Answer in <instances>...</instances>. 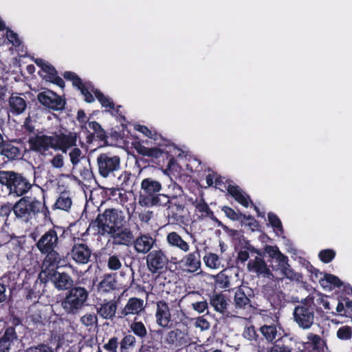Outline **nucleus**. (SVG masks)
I'll list each match as a JSON object with an SVG mask.
<instances>
[{
  "label": "nucleus",
  "mask_w": 352,
  "mask_h": 352,
  "mask_svg": "<svg viewBox=\"0 0 352 352\" xmlns=\"http://www.w3.org/2000/svg\"><path fill=\"white\" fill-rule=\"evenodd\" d=\"M43 72L46 73L45 79L59 87L63 89L65 87V82L62 78L58 76V72L56 68L51 64L44 65V68L42 69Z\"/></svg>",
  "instance_id": "72a5a7b5"
},
{
  "label": "nucleus",
  "mask_w": 352,
  "mask_h": 352,
  "mask_svg": "<svg viewBox=\"0 0 352 352\" xmlns=\"http://www.w3.org/2000/svg\"><path fill=\"white\" fill-rule=\"evenodd\" d=\"M69 156L74 167L78 165L80 160L85 157L82 151L78 147H76V146L71 148Z\"/></svg>",
  "instance_id": "5fc2aeb1"
},
{
  "label": "nucleus",
  "mask_w": 352,
  "mask_h": 352,
  "mask_svg": "<svg viewBox=\"0 0 352 352\" xmlns=\"http://www.w3.org/2000/svg\"><path fill=\"white\" fill-rule=\"evenodd\" d=\"M336 252L332 249H325L321 250L318 254L320 260L324 263H330L336 256Z\"/></svg>",
  "instance_id": "4d7b16f0"
},
{
  "label": "nucleus",
  "mask_w": 352,
  "mask_h": 352,
  "mask_svg": "<svg viewBox=\"0 0 352 352\" xmlns=\"http://www.w3.org/2000/svg\"><path fill=\"white\" fill-rule=\"evenodd\" d=\"M37 100L45 108L53 111H62L66 104L65 100L50 90L40 92L37 96Z\"/></svg>",
  "instance_id": "4468645a"
},
{
  "label": "nucleus",
  "mask_w": 352,
  "mask_h": 352,
  "mask_svg": "<svg viewBox=\"0 0 352 352\" xmlns=\"http://www.w3.org/2000/svg\"><path fill=\"white\" fill-rule=\"evenodd\" d=\"M234 301L235 307L240 309H245L250 303V298L246 296L244 291L240 288L234 294Z\"/></svg>",
  "instance_id": "58836bf2"
},
{
  "label": "nucleus",
  "mask_w": 352,
  "mask_h": 352,
  "mask_svg": "<svg viewBox=\"0 0 352 352\" xmlns=\"http://www.w3.org/2000/svg\"><path fill=\"white\" fill-rule=\"evenodd\" d=\"M94 94L103 107L114 109V102L111 98L105 96L99 89L94 91Z\"/></svg>",
  "instance_id": "603ef678"
},
{
  "label": "nucleus",
  "mask_w": 352,
  "mask_h": 352,
  "mask_svg": "<svg viewBox=\"0 0 352 352\" xmlns=\"http://www.w3.org/2000/svg\"><path fill=\"white\" fill-rule=\"evenodd\" d=\"M155 304V318L158 325L162 327L171 326V315L168 303L164 300H160Z\"/></svg>",
  "instance_id": "412c9836"
},
{
  "label": "nucleus",
  "mask_w": 352,
  "mask_h": 352,
  "mask_svg": "<svg viewBox=\"0 0 352 352\" xmlns=\"http://www.w3.org/2000/svg\"><path fill=\"white\" fill-rule=\"evenodd\" d=\"M54 149L61 151L63 153H67L69 148L76 146V142L79 135L76 132L67 131L66 133L60 132L53 136Z\"/></svg>",
  "instance_id": "2eb2a0df"
},
{
  "label": "nucleus",
  "mask_w": 352,
  "mask_h": 352,
  "mask_svg": "<svg viewBox=\"0 0 352 352\" xmlns=\"http://www.w3.org/2000/svg\"><path fill=\"white\" fill-rule=\"evenodd\" d=\"M130 329L133 333L138 338L143 339L147 336V330L142 321L134 320L130 324Z\"/></svg>",
  "instance_id": "de8ad7c7"
},
{
  "label": "nucleus",
  "mask_w": 352,
  "mask_h": 352,
  "mask_svg": "<svg viewBox=\"0 0 352 352\" xmlns=\"http://www.w3.org/2000/svg\"><path fill=\"white\" fill-rule=\"evenodd\" d=\"M55 270H48L51 271L47 276L48 280L50 279L54 286L58 290H67L74 287V280L72 276L66 272H59ZM44 269L43 271L45 272Z\"/></svg>",
  "instance_id": "a211bd4d"
},
{
  "label": "nucleus",
  "mask_w": 352,
  "mask_h": 352,
  "mask_svg": "<svg viewBox=\"0 0 352 352\" xmlns=\"http://www.w3.org/2000/svg\"><path fill=\"white\" fill-rule=\"evenodd\" d=\"M281 270L284 276L291 280L300 282L302 281L303 278V276L300 273L296 272L293 269H292L289 264L282 266Z\"/></svg>",
  "instance_id": "09e8293b"
},
{
  "label": "nucleus",
  "mask_w": 352,
  "mask_h": 352,
  "mask_svg": "<svg viewBox=\"0 0 352 352\" xmlns=\"http://www.w3.org/2000/svg\"><path fill=\"white\" fill-rule=\"evenodd\" d=\"M74 241L69 254L72 259L78 265H85L91 261L92 250L91 248L84 242Z\"/></svg>",
  "instance_id": "dca6fc26"
},
{
  "label": "nucleus",
  "mask_w": 352,
  "mask_h": 352,
  "mask_svg": "<svg viewBox=\"0 0 352 352\" xmlns=\"http://www.w3.org/2000/svg\"><path fill=\"white\" fill-rule=\"evenodd\" d=\"M135 130L143 133L145 136L152 139L153 141H157L164 138L162 135L156 131H153L144 125L137 124L135 126Z\"/></svg>",
  "instance_id": "8fccbe9b"
},
{
  "label": "nucleus",
  "mask_w": 352,
  "mask_h": 352,
  "mask_svg": "<svg viewBox=\"0 0 352 352\" xmlns=\"http://www.w3.org/2000/svg\"><path fill=\"white\" fill-rule=\"evenodd\" d=\"M116 280L113 275L105 274L98 285V290L105 293L109 292L116 288Z\"/></svg>",
  "instance_id": "4c0bfd02"
},
{
  "label": "nucleus",
  "mask_w": 352,
  "mask_h": 352,
  "mask_svg": "<svg viewBox=\"0 0 352 352\" xmlns=\"http://www.w3.org/2000/svg\"><path fill=\"white\" fill-rule=\"evenodd\" d=\"M118 179L122 189L127 188L131 185L132 175L130 172L124 170L122 171L120 174L118 173Z\"/></svg>",
  "instance_id": "6e6d98bb"
},
{
  "label": "nucleus",
  "mask_w": 352,
  "mask_h": 352,
  "mask_svg": "<svg viewBox=\"0 0 352 352\" xmlns=\"http://www.w3.org/2000/svg\"><path fill=\"white\" fill-rule=\"evenodd\" d=\"M19 197L20 199L14 204V215L16 219L29 223L41 215L44 221H51V213L44 199L42 201L26 195Z\"/></svg>",
  "instance_id": "7ed1b4c3"
},
{
  "label": "nucleus",
  "mask_w": 352,
  "mask_h": 352,
  "mask_svg": "<svg viewBox=\"0 0 352 352\" xmlns=\"http://www.w3.org/2000/svg\"><path fill=\"white\" fill-rule=\"evenodd\" d=\"M193 206L195 208V214L197 216L198 219L201 220L206 218L213 219L214 217L212 210L203 197L199 199H196L193 202Z\"/></svg>",
  "instance_id": "2f4dec72"
},
{
  "label": "nucleus",
  "mask_w": 352,
  "mask_h": 352,
  "mask_svg": "<svg viewBox=\"0 0 352 352\" xmlns=\"http://www.w3.org/2000/svg\"><path fill=\"white\" fill-rule=\"evenodd\" d=\"M227 191L235 201L245 208H248L252 202L250 197L238 186L229 184L227 187Z\"/></svg>",
  "instance_id": "7c9ffc66"
},
{
  "label": "nucleus",
  "mask_w": 352,
  "mask_h": 352,
  "mask_svg": "<svg viewBox=\"0 0 352 352\" xmlns=\"http://www.w3.org/2000/svg\"><path fill=\"white\" fill-rule=\"evenodd\" d=\"M106 352H120V338L117 336L111 337L102 346Z\"/></svg>",
  "instance_id": "a18cd8bd"
},
{
  "label": "nucleus",
  "mask_w": 352,
  "mask_h": 352,
  "mask_svg": "<svg viewBox=\"0 0 352 352\" xmlns=\"http://www.w3.org/2000/svg\"><path fill=\"white\" fill-rule=\"evenodd\" d=\"M126 217L124 212L116 208H107L102 213H99L91 225L98 228V233L102 236L114 233L116 229H121L125 226Z\"/></svg>",
  "instance_id": "39448f33"
},
{
  "label": "nucleus",
  "mask_w": 352,
  "mask_h": 352,
  "mask_svg": "<svg viewBox=\"0 0 352 352\" xmlns=\"http://www.w3.org/2000/svg\"><path fill=\"white\" fill-rule=\"evenodd\" d=\"M21 149L12 142L4 141L0 144V157H3L6 162L21 158Z\"/></svg>",
  "instance_id": "bb28decb"
},
{
  "label": "nucleus",
  "mask_w": 352,
  "mask_h": 352,
  "mask_svg": "<svg viewBox=\"0 0 352 352\" xmlns=\"http://www.w3.org/2000/svg\"><path fill=\"white\" fill-rule=\"evenodd\" d=\"M72 201L68 192H63L57 199L55 206L58 209L67 211L72 206Z\"/></svg>",
  "instance_id": "ea45409f"
},
{
  "label": "nucleus",
  "mask_w": 352,
  "mask_h": 352,
  "mask_svg": "<svg viewBox=\"0 0 352 352\" xmlns=\"http://www.w3.org/2000/svg\"><path fill=\"white\" fill-rule=\"evenodd\" d=\"M144 300L138 297L130 298L124 308L120 312V318H125L129 315H140L144 311Z\"/></svg>",
  "instance_id": "4be33fe9"
},
{
  "label": "nucleus",
  "mask_w": 352,
  "mask_h": 352,
  "mask_svg": "<svg viewBox=\"0 0 352 352\" xmlns=\"http://www.w3.org/2000/svg\"><path fill=\"white\" fill-rule=\"evenodd\" d=\"M70 233L69 228L54 225L45 231L38 239L34 234H31L32 239L35 241V248L44 258L42 261V267L45 270H55L66 266L67 257L60 254L57 249L59 241Z\"/></svg>",
  "instance_id": "f257e3e1"
},
{
  "label": "nucleus",
  "mask_w": 352,
  "mask_h": 352,
  "mask_svg": "<svg viewBox=\"0 0 352 352\" xmlns=\"http://www.w3.org/2000/svg\"><path fill=\"white\" fill-rule=\"evenodd\" d=\"M162 190V184L153 177L144 179L141 182L139 204L144 206L149 201H153L154 197Z\"/></svg>",
  "instance_id": "9d476101"
},
{
  "label": "nucleus",
  "mask_w": 352,
  "mask_h": 352,
  "mask_svg": "<svg viewBox=\"0 0 352 352\" xmlns=\"http://www.w3.org/2000/svg\"><path fill=\"white\" fill-rule=\"evenodd\" d=\"M307 339L312 345L314 350L318 352L323 350L324 342L320 336L310 333L307 336Z\"/></svg>",
  "instance_id": "864d4df0"
},
{
  "label": "nucleus",
  "mask_w": 352,
  "mask_h": 352,
  "mask_svg": "<svg viewBox=\"0 0 352 352\" xmlns=\"http://www.w3.org/2000/svg\"><path fill=\"white\" fill-rule=\"evenodd\" d=\"M30 148L36 152L47 151L50 148L54 149V138L46 135H36L28 140Z\"/></svg>",
  "instance_id": "aec40b11"
},
{
  "label": "nucleus",
  "mask_w": 352,
  "mask_h": 352,
  "mask_svg": "<svg viewBox=\"0 0 352 352\" xmlns=\"http://www.w3.org/2000/svg\"><path fill=\"white\" fill-rule=\"evenodd\" d=\"M166 242L170 247L178 249L185 253L188 252L190 250L188 243L184 241L183 238L175 231L168 233Z\"/></svg>",
  "instance_id": "c756f323"
},
{
  "label": "nucleus",
  "mask_w": 352,
  "mask_h": 352,
  "mask_svg": "<svg viewBox=\"0 0 352 352\" xmlns=\"http://www.w3.org/2000/svg\"><path fill=\"white\" fill-rule=\"evenodd\" d=\"M268 221L277 235L283 234L284 232L283 227L280 219L274 212H270L267 214Z\"/></svg>",
  "instance_id": "49530a36"
},
{
  "label": "nucleus",
  "mask_w": 352,
  "mask_h": 352,
  "mask_svg": "<svg viewBox=\"0 0 352 352\" xmlns=\"http://www.w3.org/2000/svg\"><path fill=\"white\" fill-rule=\"evenodd\" d=\"M0 185L8 195L18 198L28 194L34 184L23 173L14 170H0Z\"/></svg>",
  "instance_id": "20e7f679"
},
{
  "label": "nucleus",
  "mask_w": 352,
  "mask_h": 352,
  "mask_svg": "<svg viewBox=\"0 0 352 352\" xmlns=\"http://www.w3.org/2000/svg\"><path fill=\"white\" fill-rule=\"evenodd\" d=\"M120 352H129L130 349L135 347L136 344V339L134 336L131 334H126L120 339Z\"/></svg>",
  "instance_id": "37998d69"
},
{
  "label": "nucleus",
  "mask_w": 352,
  "mask_h": 352,
  "mask_svg": "<svg viewBox=\"0 0 352 352\" xmlns=\"http://www.w3.org/2000/svg\"><path fill=\"white\" fill-rule=\"evenodd\" d=\"M117 303L114 300H104L102 303H98L96 306L97 314L105 320H113L117 310Z\"/></svg>",
  "instance_id": "a878e982"
},
{
  "label": "nucleus",
  "mask_w": 352,
  "mask_h": 352,
  "mask_svg": "<svg viewBox=\"0 0 352 352\" xmlns=\"http://www.w3.org/2000/svg\"><path fill=\"white\" fill-rule=\"evenodd\" d=\"M98 174L104 179L115 177L121 170L120 156L111 153H102L96 159Z\"/></svg>",
  "instance_id": "6e6552de"
},
{
  "label": "nucleus",
  "mask_w": 352,
  "mask_h": 352,
  "mask_svg": "<svg viewBox=\"0 0 352 352\" xmlns=\"http://www.w3.org/2000/svg\"><path fill=\"white\" fill-rule=\"evenodd\" d=\"M215 281L217 285L221 288L226 289L230 286L229 277L223 273V272H221L217 275Z\"/></svg>",
  "instance_id": "0e129e2a"
},
{
  "label": "nucleus",
  "mask_w": 352,
  "mask_h": 352,
  "mask_svg": "<svg viewBox=\"0 0 352 352\" xmlns=\"http://www.w3.org/2000/svg\"><path fill=\"white\" fill-rule=\"evenodd\" d=\"M43 273H45V271H42V272L39 274L37 280L34 281L32 287H25V296L27 300H34L35 301L40 297V287L42 286L43 283H45L48 281L47 276L44 278L43 277Z\"/></svg>",
  "instance_id": "cd10ccee"
},
{
  "label": "nucleus",
  "mask_w": 352,
  "mask_h": 352,
  "mask_svg": "<svg viewBox=\"0 0 352 352\" xmlns=\"http://www.w3.org/2000/svg\"><path fill=\"white\" fill-rule=\"evenodd\" d=\"M259 331L269 342L276 340L278 336L277 326L274 324H265L260 327Z\"/></svg>",
  "instance_id": "e433bc0d"
},
{
  "label": "nucleus",
  "mask_w": 352,
  "mask_h": 352,
  "mask_svg": "<svg viewBox=\"0 0 352 352\" xmlns=\"http://www.w3.org/2000/svg\"><path fill=\"white\" fill-rule=\"evenodd\" d=\"M318 281L324 287H327L328 284L337 287H340L342 285V282L338 276L331 274H324L322 278L320 277L318 279Z\"/></svg>",
  "instance_id": "a19ab883"
},
{
  "label": "nucleus",
  "mask_w": 352,
  "mask_h": 352,
  "mask_svg": "<svg viewBox=\"0 0 352 352\" xmlns=\"http://www.w3.org/2000/svg\"><path fill=\"white\" fill-rule=\"evenodd\" d=\"M185 198L182 195H172V201L167 208V217L171 223H180L184 221Z\"/></svg>",
  "instance_id": "9b49d317"
},
{
  "label": "nucleus",
  "mask_w": 352,
  "mask_h": 352,
  "mask_svg": "<svg viewBox=\"0 0 352 352\" xmlns=\"http://www.w3.org/2000/svg\"><path fill=\"white\" fill-rule=\"evenodd\" d=\"M29 319L37 327L44 326L46 320L45 317L42 314L41 311H36L32 313L29 316Z\"/></svg>",
  "instance_id": "bf43d9fd"
},
{
  "label": "nucleus",
  "mask_w": 352,
  "mask_h": 352,
  "mask_svg": "<svg viewBox=\"0 0 352 352\" xmlns=\"http://www.w3.org/2000/svg\"><path fill=\"white\" fill-rule=\"evenodd\" d=\"M113 239V243L118 245L130 246L133 241V234L132 230L125 226H122L121 229H116L114 233H109Z\"/></svg>",
  "instance_id": "5701e85b"
},
{
  "label": "nucleus",
  "mask_w": 352,
  "mask_h": 352,
  "mask_svg": "<svg viewBox=\"0 0 352 352\" xmlns=\"http://www.w3.org/2000/svg\"><path fill=\"white\" fill-rule=\"evenodd\" d=\"M24 352H54L48 344H39L36 346H30Z\"/></svg>",
  "instance_id": "338daca9"
},
{
  "label": "nucleus",
  "mask_w": 352,
  "mask_h": 352,
  "mask_svg": "<svg viewBox=\"0 0 352 352\" xmlns=\"http://www.w3.org/2000/svg\"><path fill=\"white\" fill-rule=\"evenodd\" d=\"M107 267L110 270L116 271L121 268L122 263L118 255H111L107 261Z\"/></svg>",
  "instance_id": "052dcab7"
},
{
  "label": "nucleus",
  "mask_w": 352,
  "mask_h": 352,
  "mask_svg": "<svg viewBox=\"0 0 352 352\" xmlns=\"http://www.w3.org/2000/svg\"><path fill=\"white\" fill-rule=\"evenodd\" d=\"M154 143L158 147L148 148L138 143L135 145V148L138 154L147 157L148 160L157 166L170 168L176 162L175 154L179 151L177 146L166 138L154 141Z\"/></svg>",
  "instance_id": "f03ea898"
},
{
  "label": "nucleus",
  "mask_w": 352,
  "mask_h": 352,
  "mask_svg": "<svg viewBox=\"0 0 352 352\" xmlns=\"http://www.w3.org/2000/svg\"><path fill=\"white\" fill-rule=\"evenodd\" d=\"M221 211H223L226 216L232 221H239L240 220V215H241V212H236L233 208L228 206H223L221 208Z\"/></svg>",
  "instance_id": "e2e57ef3"
},
{
  "label": "nucleus",
  "mask_w": 352,
  "mask_h": 352,
  "mask_svg": "<svg viewBox=\"0 0 352 352\" xmlns=\"http://www.w3.org/2000/svg\"><path fill=\"white\" fill-rule=\"evenodd\" d=\"M168 258L165 252L161 250H154L146 256V265L148 271L153 274H162L167 270Z\"/></svg>",
  "instance_id": "1a4fd4ad"
},
{
  "label": "nucleus",
  "mask_w": 352,
  "mask_h": 352,
  "mask_svg": "<svg viewBox=\"0 0 352 352\" xmlns=\"http://www.w3.org/2000/svg\"><path fill=\"white\" fill-rule=\"evenodd\" d=\"M156 238L149 233H140L133 239V245L136 252L138 254H146L151 252L152 248L156 245Z\"/></svg>",
  "instance_id": "6ab92c4d"
},
{
  "label": "nucleus",
  "mask_w": 352,
  "mask_h": 352,
  "mask_svg": "<svg viewBox=\"0 0 352 352\" xmlns=\"http://www.w3.org/2000/svg\"><path fill=\"white\" fill-rule=\"evenodd\" d=\"M6 37L9 42L12 44L15 47H18L21 45V41L19 38V36L13 30L8 28L6 31Z\"/></svg>",
  "instance_id": "69168bd1"
},
{
  "label": "nucleus",
  "mask_w": 352,
  "mask_h": 352,
  "mask_svg": "<svg viewBox=\"0 0 352 352\" xmlns=\"http://www.w3.org/2000/svg\"><path fill=\"white\" fill-rule=\"evenodd\" d=\"M166 341L168 344L179 349L185 348L190 344L188 333L177 329L172 330L168 333Z\"/></svg>",
  "instance_id": "393cba45"
},
{
  "label": "nucleus",
  "mask_w": 352,
  "mask_h": 352,
  "mask_svg": "<svg viewBox=\"0 0 352 352\" xmlns=\"http://www.w3.org/2000/svg\"><path fill=\"white\" fill-rule=\"evenodd\" d=\"M170 262L180 265L184 271L195 273L201 267L200 252L196 248L195 251L186 254L180 260L175 256H171Z\"/></svg>",
  "instance_id": "ddd939ff"
},
{
  "label": "nucleus",
  "mask_w": 352,
  "mask_h": 352,
  "mask_svg": "<svg viewBox=\"0 0 352 352\" xmlns=\"http://www.w3.org/2000/svg\"><path fill=\"white\" fill-rule=\"evenodd\" d=\"M82 131L86 133V142L91 144L95 140L100 142H107L108 136L106 131L102 126L96 121L88 122V125H82L80 126Z\"/></svg>",
  "instance_id": "f3484780"
},
{
  "label": "nucleus",
  "mask_w": 352,
  "mask_h": 352,
  "mask_svg": "<svg viewBox=\"0 0 352 352\" xmlns=\"http://www.w3.org/2000/svg\"><path fill=\"white\" fill-rule=\"evenodd\" d=\"M155 200L153 201H149L144 206L152 207L155 206H168L170 204L172 201V196H168L164 194L158 192L156 196L154 197Z\"/></svg>",
  "instance_id": "79ce46f5"
},
{
  "label": "nucleus",
  "mask_w": 352,
  "mask_h": 352,
  "mask_svg": "<svg viewBox=\"0 0 352 352\" xmlns=\"http://www.w3.org/2000/svg\"><path fill=\"white\" fill-rule=\"evenodd\" d=\"M313 304L314 298L309 296L302 299L294 309V320L302 329H309L314 324L315 311Z\"/></svg>",
  "instance_id": "0eeeda50"
},
{
  "label": "nucleus",
  "mask_w": 352,
  "mask_h": 352,
  "mask_svg": "<svg viewBox=\"0 0 352 352\" xmlns=\"http://www.w3.org/2000/svg\"><path fill=\"white\" fill-rule=\"evenodd\" d=\"M206 265L211 269H217L221 265L219 256L214 253H208L204 257Z\"/></svg>",
  "instance_id": "3c124183"
},
{
  "label": "nucleus",
  "mask_w": 352,
  "mask_h": 352,
  "mask_svg": "<svg viewBox=\"0 0 352 352\" xmlns=\"http://www.w3.org/2000/svg\"><path fill=\"white\" fill-rule=\"evenodd\" d=\"M292 342L287 336H282L274 341L269 352H291Z\"/></svg>",
  "instance_id": "c9c22d12"
},
{
  "label": "nucleus",
  "mask_w": 352,
  "mask_h": 352,
  "mask_svg": "<svg viewBox=\"0 0 352 352\" xmlns=\"http://www.w3.org/2000/svg\"><path fill=\"white\" fill-rule=\"evenodd\" d=\"M89 292L84 287L74 286L65 293L60 300V307L67 315L76 316L86 305Z\"/></svg>",
  "instance_id": "423d86ee"
},
{
  "label": "nucleus",
  "mask_w": 352,
  "mask_h": 352,
  "mask_svg": "<svg viewBox=\"0 0 352 352\" xmlns=\"http://www.w3.org/2000/svg\"><path fill=\"white\" fill-rule=\"evenodd\" d=\"M210 303L215 311L223 314H228L227 310L228 306V300L223 294L214 292L210 296Z\"/></svg>",
  "instance_id": "473e14b6"
},
{
  "label": "nucleus",
  "mask_w": 352,
  "mask_h": 352,
  "mask_svg": "<svg viewBox=\"0 0 352 352\" xmlns=\"http://www.w3.org/2000/svg\"><path fill=\"white\" fill-rule=\"evenodd\" d=\"M352 327L348 325L340 327L337 331V337L342 340H347L351 338Z\"/></svg>",
  "instance_id": "13d9d810"
},
{
  "label": "nucleus",
  "mask_w": 352,
  "mask_h": 352,
  "mask_svg": "<svg viewBox=\"0 0 352 352\" xmlns=\"http://www.w3.org/2000/svg\"><path fill=\"white\" fill-rule=\"evenodd\" d=\"M122 190L119 188H107L104 192L109 199L123 202L126 200V195L125 192H122Z\"/></svg>",
  "instance_id": "c03bdc74"
},
{
  "label": "nucleus",
  "mask_w": 352,
  "mask_h": 352,
  "mask_svg": "<svg viewBox=\"0 0 352 352\" xmlns=\"http://www.w3.org/2000/svg\"><path fill=\"white\" fill-rule=\"evenodd\" d=\"M63 77L67 80L72 81V85L77 88L84 96L85 101L87 103H91L94 101V98L91 91L94 93L96 89L90 82H83L82 79L74 72L67 71L63 73Z\"/></svg>",
  "instance_id": "f8f14e48"
},
{
  "label": "nucleus",
  "mask_w": 352,
  "mask_h": 352,
  "mask_svg": "<svg viewBox=\"0 0 352 352\" xmlns=\"http://www.w3.org/2000/svg\"><path fill=\"white\" fill-rule=\"evenodd\" d=\"M243 336L245 338L249 340H257L258 336L256 333L255 327L254 326H250L245 329L243 331Z\"/></svg>",
  "instance_id": "774afa93"
},
{
  "label": "nucleus",
  "mask_w": 352,
  "mask_h": 352,
  "mask_svg": "<svg viewBox=\"0 0 352 352\" xmlns=\"http://www.w3.org/2000/svg\"><path fill=\"white\" fill-rule=\"evenodd\" d=\"M18 339L15 327L6 328L3 335L0 338V352H10L12 344Z\"/></svg>",
  "instance_id": "c85d7f7f"
},
{
  "label": "nucleus",
  "mask_w": 352,
  "mask_h": 352,
  "mask_svg": "<svg viewBox=\"0 0 352 352\" xmlns=\"http://www.w3.org/2000/svg\"><path fill=\"white\" fill-rule=\"evenodd\" d=\"M261 256H256L254 258L250 259L248 263V269L250 272L256 273L257 276L270 278L272 276V273Z\"/></svg>",
  "instance_id": "b1692460"
},
{
  "label": "nucleus",
  "mask_w": 352,
  "mask_h": 352,
  "mask_svg": "<svg viewBox=\"0 0 352 352\" xmlns=\"http://www.w3.org/2000/svg\"><path fill=\"white\" fill-rule=\"evenodd\" d=\"M8 102L10 111L14 115L22 113L27 107V103L25 99L19 96L12 94L10 97Z\"/></svg>",
  "instance_id": "f704fd0d"
},
{
  "label": "nucleus",
  "mask_w": 352,
  "mask_h": 352,
  "mask_svg": "<svg viewBox=\"0 0 352 352\" xmlns=\"http://www.w3.org/2000/svg\"><path fill=\"white\" fill-rule=\"evenodd\" d=\"M80 321L86 327H93L98 323L97 315L95 314H87L81 317Z\"/></svg>",
  "instance_id": "680f3d73"
}]
</instances>
